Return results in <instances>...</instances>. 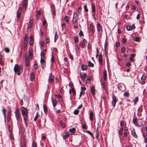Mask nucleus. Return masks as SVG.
I'll list each match as a JSON object with an SVG mask.
<instances>
[{
	"label": "nucleus",
	"mask_w": 147,
	"mask_h": 147,
	"mask_svg": "<svg viewBox=\"0 0 147 147\" xmlns=\"http://www.w3.org/2000/svg\"><path fill=\"white\" fill-rule=\"evenodd\" d=\"M22 115L23 116L24 123L25 124L26 127H28L27 121L28 120V111L27 109L23 107H21L20 108Z\"/></svg>",
	"instance_id": "obj_1"
},
{
	"label": "nucleus",
	"mask_w": 147,
	"mask_h": 147,
	"mask_svg": "<svg viewBox=\"0 0 147 147\" xmlns=\"http://www.w3.org/2000/svg\"><path fill=\"white\" fill-rule=\"evenodd\" d=\"M23 69V67L21 65H18V64H16L13 69L15 72L17 73V75L19 76L22 73Z\"/></svg>",
	"instance_id": "obj_2"
},
{
	"label": "nucleus",
	"mask_w": 147,
	"mask_h": 147,
	"mask_svg": "<svg viewBox=\"0 0 147 147\" xmlns=\"http://www.w3.org/2000/svg\"><path fill=\"white\" fill-rule=\"evenodd\" d=\"M15 117L17 121V123L20 125V122L22 121V119L20 118V110L16 108L15 111Z\"/></svg>",
	"instance_id": "obj_3"
},
{
	"label": "nucleus",
	"mask_w": 147,
	"mask_h": 147,
	"mask_svg": "<svg viewBox=\"0 0 147 147\" xmlns=\"http://www.w3.org/2000/svg\"><path fill=\"white\" fill-rule=\"evenodd\" d=\"M87 43V41L85 39H83V40L80 42L79 45L82 48H84Z\"/></svg>",
	"instance_id": "obj_4"
},
{
	"label": "nucleus",
	"mask_w": 147,
	"mask_h": 147,
	"mask_svg": "<svg viewBox=\"0 0 147 147\" xmlns=\"http://www.w3.org/2000/svg\"><path fill=\"white\" fill-rule=\"evenodd\" d=\"M22 10V8L21 7H19L18 12L17 13V20L18 21L20 20L21 16Z\"/></svg>",
	"instance_id": "obj_5"
},
{
	"label": "nucleus",
	"mask_w": 147,
	"mask_h": 147,
	"mask_svg": "<svg viewBox=\"0 0 147 147\" xmlns=\"http://www.w3.org/2000/svg\"><path fill=\"white\" fill-rule=\"evenodd\" d=\"M97 31L100 34L102 33V30L101 26L99 23H98L97 25Z\"/></svg>",
	"instance_id": "obj_6"
},
{
	"label": "nucleus",
	"mask_w": 147,
	"mask_h": 147,
	"mask_svg": "<svg viewBox=\"0 0 147 147\" xmlns=\"http://www.w3.org/2000/svg\"><path fill=\"white\" fill-rule=\"evenodd\" d=\"M112 104L113 107H115V106L116 103L117 102V100L116 97L114 95H113L112 97Z\"/></svg>",
	"instance_id": "obj_7"
},
{
	"label": "nucleus",
	"mask_w": 147,
	"mask_h": 147,
	"mask_svg": "<svg viewBox=\"0 0 147 147\" xmlns=\"http://www.w3.org/2000/svg\"><path fill=\"white\" fill-rule=\"evenodd\" d=\"M62 136L64 139H66L69 138L70 135L67 132L65 131L62 133Z\"/></svg>",
	"instance_id": "obj_8"
},
{
	"label": "nucleus",
	"mask_w": 147,
	"mask_h": 147,
	"mask_svg": "<svg viewBox=\"0 0 147 147\" xmlns=\"http://www.w3.org/2000/svg\"><path fill=\"white\" fill-rule=\"evenodd\" d=\"M28 37L27 34H26V36H25L24 41V48H26L27 46L28 43Z\"/></svg>",
	"instance_id": "obj_9"
},
{
	"label": "nucleus",
	"mask_w": 147,
	"mask_h": 147,
	"mask_svg": "<svg viewBox=\"0 0 147 147\" xmlns=\"http://www.w3.org/2000/svg\"><path fill=\"white\" fill-rule=\"evenodd\" d=\"M98 62L100 64L102 65L103 64V60H102V56L101 54H100L99 55V57L98 58Z\"/></svg>",
	"instance_id": "obj_10"
},
{
	"label": "nucleus",
	"mask_w": 147,
	"mask_h": 147,
	"mask_svg": "<svg viewBox=\"0 0 147 147\" xmlns=\"http://www.w3.org/2000/svg\"><path fill=\"white\" fill-rule=\"evenodd\" d=\"M28 2L27 0H24L23 1L22 8L24 9H26V8Z\"/></svg>",
	"instance_id": "obj_11"
},
{
	"label": "nucleus",
	"mask_w": 147,
	"mask_h": 147,
	"mask_svg": "<svg viewBox=\"0 0 147 147\" xmlns=\"http://www.w3.org/2000/svg\"><path fill=\"white\" fill-rule=\"evenodd\" d=\"M40 62L42 68L45 67L46 66V61L45 59H40Z\"/></svg>",
	"instance_id": "obj_12"
},
{
	"label": "nucleus",
	"mask_w": 147,
	"mask_h": 147,
	"mask_svg": "<svg viewBox=\"0 0 147 147\" xmlns=\"http://www.w3.org/2000/svg\"><path fill=\"white\" fill-rule=\"evenodd\" d=\"M54 79V76L52 75H50L49 80V82L50 83L53 82Z\"/></svg>",
	"instance_id": "obj_13"
},
{
	"label": "nucleus",
	"mask_w": 147,
	"mask_h": 147,
	"mask_svg": "<svg viewBox=\"0 0 147 147\" xmlns=\"http://www.w3.org/2000/svg\"><path fill=\"white\" fill-rule=\"evenodd\" d=\"M100 82L102 88L106 90L107 89V88L106 83L105 82L103 81L102 80H100Z\"/></svg>",
	"instance_id": "obj_14"
},
{
	"label": "nucleus",
	"mask_w": 147,
	"mask_h": 147,
	"mask_svg": "<svg viewBox=\"0 0 147 147\" xmlns=\"http://www.w3.org/2000/svg\"><path fill=\"white\" fill-rule=\"evenodd\" d=\"M133 121L134 123L136 126L139 127V124L138 123L137 119L136 118H134L133 119Z\"/></svg>",
	"instance_id": "obj_15"
},
{
	"label": "nucleus",
	"mask_w": 147,
	"mask_h": 147,
	"mask_svg": "<svg viewBox=\"0 0 147 147\" xmlns=\"http://www.w3.org/2000/svg\"><path fill=\"white\" fill-rule=\"evenodd\" d=\"M89 29L90 31L92 32V35H93L94 30V27L92 24H90Z\"/></svg>",
	"instance_id": "obj_16"
},
{
	"label": "nucleus",
	"mask_w": 147,
	"mask_h": 147,
	"mask_svg": "<svg viewBox=\"0 0 147 147\" xmlns=\"http://www.w3.org/2000/svg\"><path fill=\"white\" fill-rule=\"evenodd\" d=\"M92 12L96 11V8L95 4L93 3H91Z\"/></svg>",
	"instance_id": "obj_17"
},
{
	"label": "nucleus",
	"mask_w": 147,
	"mask_h": 147,
	"mask_svg": "<svg viewBox=\"0 0 147 147\" xmlns=\"http://www.w3.org/2000/svg\"><path fill=\"white\" fill-rule=\"evenodd\" d=\"M80 78L82 80H84L86 77V74L84 73L80 74Z\"/></svg>",
	"instance_id": "obj_18"
},
{
	"label": "nucleus",
	"mask_w": 147,
	"mask_h": 147,
	"mask_svg": "<svg viewBox=\"0 0 147 147\" xmlns=\"http://www.w3.org/2000/svg\"><path fill=\"white\" fill-rule=\"evenodd\" d=\"M146 78V75L145 73H144L141 79V81H145Z\"/></svg>",
	"instance_id": "obj_19"
},
{
	"label": "nucleus",
	"mask_w": 147,
	"mask_h": 147,
	"mask_svg": "<svg viewBox=\"0 0 147 147\" xmlns=\"http://www.w3.org/2000/svg\"><path fill=\"white\" fill-rule=\"evenodd\" d=\"M131 134L134 138H137V136L134 129L131 130Z\"/></svg>",
	"instance_id": "obj_20"
},
{
	"label": "nucleus",
	"mask_w": 147,
	"mask_h": 147,
	"mask_svg": "<svg viewBox=\"0 0 147 147\" xmlns=\"http://www.w3.org/2000/svg\"><path fill=\"white\" fill-rule=\"evenodd\" d=\"M30 80L33 81L35 78V74L34 73H31L30 75Z\"/></svg>",
	"instance_id": "obj_21"
},
{
	"label": "nucleus",
	"mask_w": 147,
	"mask_h": 147,
	"mask_svg": "<svg viewBox=\"0 0 147 147\" xmlns=\"http://www.w3.org/2000/svg\"><path fill=\"white\" fill-rule=\"evenodd\" d=\"M81 67L82 70V71H84L87 69L88 67V65L83 64L82 65Z\"/></svg>",
	"instance_id": "obj_22"
},
{
	"label": "nucleus",
	"mask_w": 147,
	"mask_h": 147,
	"mask_svg": "<svg viewBox=\"0 0 147 147\" xmlns=\"http://www.w3.org/2000/svg\"><path fill=\"white\" fill-rule=\"evenodd\" d=\"M91 92L92 95H95V90L94 88V86H92L90 88Z\"/></svg>",
	"instance_id": "obj_23"
},
{
	"label": "nucleus",
	"mask_w": 147,
	"mask_h": 147,
	"mask_svg": "<svg viewBox=\"0 0 147 147\" xmlns=\"http://www.w3.org/2000/svg\"><path fill=\"white\" fill-rule=\"evenodd\" d=\"M52 104L53 107H55L56 105L57 101L55 99L52 98L51 99Z\"/></svg>",
	"instance_id": "obj_24"
},
{
	"label": "nucleus",
	"mask_w": 147,
	"mask_h": 147,
	"mask_svg": "<svg viewBox=\"0 0 147 147\" xmlns=\"http://www.w3.org/2000/svg\"><path fill=\"white\" fill-rule=\"evenodd\" d=\"M74 43L75 44H77L79 42V39L78 36H74Z\"/></svg>",
	"instance_id": "obj_25"
},
{
	"label": "nucleus",
	"mask_w": 147,
	"mask_h": 147,
	"mask_svg": "<svg viewBox=\"0 0 147 147\" xmlns=\"http://www.w3.org/2000/svg\"><path fill=\"white\" fill-rule=\"evenodd\" d=\"M93 114L92 111L90 112L89 115V117L90 121H93Z\"/></svg>",
	"instance_id": "obj_26"
},
{
	"label": "nucleus",
	"mask_w": 147,
	"mask_h": 147,
	"mask_svg": "<svg viewBox=\"0 0 147 147\" xmlns=\"http://www.w3.org/2000/svg\"><path fill=\"white\" fill-rule=\"evenodd\" d=\"M76 130V129L75 128H72L70 129H69V131L70 132L72 133L71 134H74V132Z\"/></svg>",
	"instance_id": "obj_27"
},
{
	"label": "nucleus",
	"mask_w": 147,
	"mask_h": 147,
	"mask_svg": "<svg viewBox=\"0 0 147 147\" xmlns=\"http://www.w3.org/2000/svg\"><path fill=\"white\" fill-rule=\"evenodd\" d=\"M107 73L106 71H104L103 79L104 81H105L106 80L107 78Z\"/></svg>",
	"instance_id": "obj_28"
},
{
	"label": "nucleus",
	"mask_w": 147,
	"mask_h": 147,
	"mask_svg": "<svg viewBox=\"0 0 147 147\" xmlns=\"http://www.w3.org/2000/svg\"><path fill=\"white\" fill-rule=\"evenodd\" d=\"M29 43L30 45H31L33 44V38L32 36H30V38Z\"/></svg>",
	"instance_id": "obj_29"
},
{
	"label": "nucleus",
	"mask_w": 147,
	"mask_h": 147,
	"mask_svg": "<svg viewBox=\"0 0 147 147\" xmlns=\"http://www.w3.org/2000/svg\"><path fill=\"white\" fill-rule=\"evenodd\" d=\"M25 61L26 66H28L29 65V59L28 57H26L25 58Z\"/></svg>",
	"instance_id": "obj_30"
},
{
	"label": "nucleus",
	"mask_w": 147,
	"mask_h": 147,
	"mask_svg": "<svg viewBox=\"0 0 147 147\" xmlns=\"http://www.w3.org/2000/svg\"><path fill=\"white\" fill-rule=\"evenodd\" d=\"M84 132L86 133H88L89 134H90L91 136L92 137V138H93L94 136L93 134L92 133V132H91V131H84Z\"/></svg>",
	"instance_id": "obj_31"
},
{
	"label": "nucleus",
	"mask_w": 147,
	"mask_h": 147,
	"mask_svg": "<svg viewBox=\"0 0 147 147\" xmlns=\"http://www.w3.org/2000/svg\"><path fill=\"white\" fill-rule=\"evenodd\" d=\"M139 98L138 97H136L133 100V102H134V105H135L136 104V102L138 101Z\"/></svg>",
	"instance_id": "obj_32"
},
{
	"label": "nucleus",
	"mask_w": 147,
	"mask_h": 147,
	"mask_svg": "<svg viewBox=\"0 0 147 147\" xmlns=\"http://www.w3.org/2000/svg\"><path fill=\"white\" fill-rule=\"evenodd\" d=\"M28 53L29 56L30 58V59H32L33 57L32 51L30 50L28 51Z\"/></svg>",
	"instance_id": "obj_33"
},
{
	"label": "nucleus",
	"mask_w": 147,
	"mask_h": 147,
	"mask_svg": "<svg viewBox=\"0 0 147 147\" xmlns=\"http://www.w3.org/2000/svg\"><path fill=\"white\" fill-rule=\"evenodd\" d=\"M39 117V115L38 112H37L36 113V116L35 117V118L34 119V120L35 121H36L37 119Z\"/></svg>",
	"instance_id": "obj_34"
},
{
	"label": "nucleus",
	"mask_w": 147,
	"mask_h": 147,
	"mask_svg": "<svg viewBox=\"0 0 147 147\" xmlns=\"http://www.w3.org/2000/svg\"><path fill=\"white\" fill-rule=\"evenodd\" d=\"M33 24V21L32 20H31L29 21V24L28 26V28H31L32 26V24Z\"/></svg>",
	"instance_id": "obj_35"
},
{
	"label": "nucleus",
	"mask_w": 147,
	"mask_h": 147,
	"mask_svg": "<svg viewBox=\"0 0 147 147\" xmlns=\"http://www.w3.org/2000/svg\"><path fill=\"white\" fill-rule=\"evenodd\" d=\"M108 46V41L107 40V38H106L105 44V49Z\"/></svg>",
	"instance_id": "obj_36"
},
{
	"label": "nucleus",
	"mask_w": 147,
	"mask_h": 147,
	"mask_svg": "<svg viewBox=\"0 0 147 147\" xmlns=\"http://www.w3.org/2000/svg\"><path fill=\"white\" fill-rule=\"evenodd\" d=\"M41 59H45V55L44 54L43 52H41Z\"/></svg>",
	"instance_id": "obj_37"
},
{
	"label": "nucleus",
	"mask_w": 147,
	"mask_h": 147,
	"mask_svg": "<svg viewBox=\"0 0 147 147\" xmlns=\"http://www.w3.org/2000/svg\"><path fill=\"white\" fill-rule=\"evenodd\" d=\"M43 109L44 110V112L45 113H46L47 112V106L45 105H43Z\"/></svg>",
	"instance_id": "obj_38"
},
{
	"label": "nucleus",
	"mask_w": 147,
	"mask_h": 147,
	"mask_svg": "<svg viewBox=\"0 0 147 147\" xmlns=\"http://www.w3.org/2000/svg\"><path fill=\"white\" fill-rule=\"evenodd\" d=\"M11 110L9 111L7 113V119H9L11 116Z\"/></svg>",
	"instance_id": "obj_39"
},
{
	"label": "nucleus",
	"mask_w": 147,
	"mask_h": 147,
	"mask_svg": "<svg viewBox=\"0 0 147 147\" xmlns=\"http://www.w3.org/2000/svg\"><path fill=\"white\" fill-rule=\"evenodd\" d=\"M88 66L92 67L94 66V64L90 61H89L88 63Z\"/></svg>",
	"instance_id": "obj_40"
},
{
	"label": "nucleus",
	"mask_w": 147,
	"mask_h": 147,
	"mask_svg": "<svg viewBox=\"0 0 147 147\" xmlns=\"http://www.w3.org/2000/svg\"><path fill=\"white\" fill-rule=\"evenodd\" d=\"M2 112L3 114L4 115L5 118H6V110L5 109H2Z\"/></svg>",
	"instance_id": "obj_41"
},
{
	"label": "nucleus",
	"mask_w": 147,
	"mask_h": 147,
	"mask_svg": "<svg viewBox=\"0 0 147 147\" xmlns=\"http://www.w3.org/2000/svg\"><path fill=\"white\" fill-rule=\"evenodd\" d=\"M58 38V36L57 35V32L55 33L54 37V42H55Z\"/></svg>",
	"instance_id": "obj_42"
},
{
	"label": "nucleus",
	"mask_w": 147,
	"mask_h": 147,
	"mask_svg": "<svg viewBox=\"0 0 147 147\" xmlns=\"http://www.w3.org/2000/svg\"><path fill=\"white\" fill-rule=\"evenodd\" d=\"M123 95L124 96L128 97L129 96V93L127 92H124Z\"/></svg>",
	"instance_id": "obj_43"
},
{
	"label": "nucleus",
	"mask_w": 147,
	"mask_h": 147,
	"mask_svg": "<svg viewBox=\"0 0 147 147\" xmlns=\"http://www.w3.org/2000/svg\"><path fill=\"white\" fill-rule=\"evenodd\" d=\"M84 10L86 12H88V9L87 7V5L86 4L84 6Z\"/></svg>",
	"instance_id": "obj_44"
},
{
	"label": "nucleus",
	"mask_w": 147,
	"mask_h": 147,
	"mask_svg": "<svg viewBox=\"0 0 147 147\" xmlns=\"http://www.w3.org/2000/svg\"><path fill=\"white\" fill-rule=\"evenodd\" d=\"M78 14L77 13L75 12L74 14L73 19H74L75 18H78Z\"/></svg>",
	"instance_id": "obj_45"
},
{
	"label": "nucleus",
	"mask_w": 147,
	"mask_h": 147,
	"mask_svg": "<svg viewBox=\"0 0 147 147\" xmlns=\"http://www.w3.org/2000/svg\"><path fill=\"white\" fill-rule=\"evenodd\" d=\"M79 111L78 110H75L74 111V114L75 115H77L79 113Z\"/></svg>",
	"instance_id": "obj_46"
},
{
	"label": "nucleus",
	"mask_w": 147,
	"mask_h": 147,
	"mask_svg": "<svg viewBox=\"0 0 147 147\" xmlns=\"http://www.w3.org/2000/svg\"><path fill=\"white\" fill-rule=\"evenodd\" d=\"M51 11L55 10V7L54 5H51Z\"/></svg>",
	"instance_id": "obj_47"
},
{
	"label": "nucleus",
	"mask_w": 147,
	"mask_h": 147,
	"mask_svg": "<svg viewBox=\"0 0 147 147\" xmlns=\"http://www.w3.org/2000/svg\"><path fill=\"white\" fill-rule=\"evenodd\" d=\"M80 36H84V34L83 32L81 30L79 34Z\"/></svg>",
	"instance_id": "obj_48"
},
{
	"label": "nucleus",
	"mask_w": 147,
	"mask_h": 147,
	"mask_svg": "<svg viewBox=\"0 0 147 147\" xmlns=\"http://www.w3.org/2000/svg\"><path fill=\"white\" fill-rule=\"evenodd\" d=\"M40 16V13L39 11H37L36 13V17L37 19H38Z\"/></svg>",
	"instance_id": "obj_49"
},
{
	"label": "nucleus",
	"mask_w": 147,
	"mask_h": 147,
	"mask_svg": "<svg viewBox=\"0 0 147 147\" xmlns=\"http://www.w3.org/2000/svg\"><path fill=\"white\" fill-rule=\"evenodd\" d=\"M4 49L5 52L7 53H9L10 51L9 49L8 48H5Z\"/></svg>",
	"instance_id": "obj_50"
},
{
	"label": "nucleus",
	"mask_w": 147,
	"mask_h": 147,
	"mask_svg": "<svg viewBox=\"0 0 147 147\" xmlns=\"http://www.w3.org/2000/svg\"><path fill=\"white\" fill-rule=\"evenodd\" d=\"M61 27L62 28V30H63L65 28V24L64 23L62 24L61 25Z\"/></svg>",
	"instance_id": "obj_51"
},
{
	"label": "nucleus",
	"mask_w": 147,
	"mask_h": 147,
	"mask_svg": "<svg viewBox=\"0 0 147 147\" xmlns=\"http://www.w3.org/2000/svg\"><path fill=\"white\" fill-rule=\"evenodd\" d=\"M143 111L142 106H141L138 109V111L139 112H141Z\"/></svg>",
	"instance_id": "obj_52"
},
{
	"label": "nucleus",
	"mask_w": 147,
	"mask_h": 147,
	"mask_svg": "<svg viewBox=\"0 0 147 147\" xmlns=\"http://www.w3.org/2000/svg\"><path fill=\"white\" fill-rule=\"evenodd\" d=\"M131 29L132 28L130 26H128L126 27V29L128 31L130 30H131Z\"/></svg>",
	"instance_id": "obj_53"
},
{
	"label": "nucleus",
	"mask_w": 147,
	"mask_h": 147,
	"mask_svg": "<svg viewBox=\"0 0 147 147\" xmlns=\"http://www.w3.org/2000/svg\"><path fill=\"white\" fill-rule=\"evenodd\" d=\"M71 90L72 91L73 94L74 96L76 94V92H75L74 90L73 87H72Z\"/></svg>",
	"instance_id": "obj_54"
},
{
	"label": "nucleus",
	"mask_w": 147,
	"mask_h": 147,
	"mask_svg": "<svg viewBox=\"0 0 147 147\" xmlns=\"http://www.w3.org/2000/svg\"><path fill=\"white\" fill-rule=\"evenodd\" d=\"M92 16L96 20V18L95 17L96 11H92Z\"/></svg>",
	"instance_id": "obj_55"
},
{
	"label": "nucleus",
	"mask_w": 147,
	"mask_h": 147,
	"mask_svg": "<svg viewBox=\"0 0 147 147\" xmlns=\"http://www.w3.org/2000/svg\"><path fill=\"white\" fill-rule=\"evenodd\" d=\"M64 19L65 20V21L66 22H68L69 20V18L67 16H64Z\"/></svg>",
	"instance_id": "obj_56"
},
{
	"label": "nucleus",
	"mask_w": 147,
	"mask_h": 147,
	"mask_svg": "<svg viewBox=\"0 0 147 147\" xmlns=\"http://www.w3.org/2000/svg\"><path fill=\"white\" fill-rule=\"evenodd\" d=\"M84 92L83 91H82L80 92V98L81 97V96L83 94H84Z\"/></svg>",
	"instance_id": "obj_57"
},
{
	"label": "nucleus",
	"mask_w": 147,
	"mask_h": 147,
	"mask_svg": "<svg viewBox=\"0 0 147 147\" xmlns=\"http://www.w3.org/2000/svg\"><path fill=\"white\" fill-rule=\"evenodd\" d=\"M143 121L142 120L140 121V123L141 124L139 125V127H140L142 128L143 127Z\"/></svg>",
	"instance_id": "obj_58"
},
{
	"label": "nucleus",
	"mask_w": 147,
	"mask_h": 147,
	"mask_svg": "<svg viewBox=\"0 0 147 147\" xmlns=\"http://www.w3.org/2000/svg\"><path fill=\"white\" fill-rule=\"evenodd\" d=\"M43 26H45V27L47 26V22H46V21H43Z\"/></svg>",
	"instance_id": "obj_59"
},
{
	"label": "nucleus",
	"mask_w": 147,
	"mask_h": 147,
	"mask_svg": "<svg viewBox=\"0 0 147 147\" xmlns=\"http://www.w3.org/2000/svg\"><path fill=\"white\" fill-rule=\"evenodd\" d=\"M54 57L52 55L51 57V62L53 63L54 62Z\"/></svg>",
	"instance_id": "obj_60"
},
{
	"label": "nucleus",
	"mask_w": 147,
	"mask_h": 147,
	"mask_svg": "<svg viewBox=\"0 0 147 147\" xmlns=\"http://www.w3.org/2000/svg\"><path fill=\"white\" fill-rule=\"evenodd\" d=\"M82 126L83 129H86L87 127L85 124L83 123L82 125Z\"/></svg>",
	"instance_id": "obj_61"
},
{
	"label": "nucleus",
	"mask_w": 147,
	"mask_h": 147,
	"mask_svg": "<svg viewBox=\"0 0 147 147\" xmlns=\"http://www.w3.org/2000/svg\"><path fill=\"white\" fill-rule=\"evenodd\" d=\"M7 126H8V130H9V131L10 133H11L12 130H11V127H10V125H8Z\"/></svg>",
	"instance_id": "obj_62"
},
{
	"label": "nucleus",
	"mask_w": 147,
	"mask_h": 147,
	"mask_svg": "<svg viewBox=\"0 0 147 147\" xmlns=\"http://www.w3.org/2000/svg\"><path fill=\"white\" fill-rule=\"evenodd\" d=\"M122 42L124 43H126L127 42V39L125 38H123L122 40Z\"/></svg>",
	"instance_id": "obj_63"
},
{
	"label": "nucleus",
	"mask_w": 147,
	"mask_h": 147,
	"mask_svg": "<svg viewBox=\"0 0 147 147\" xmlns=\"http://www.w3.org/2000/svg\"><path fill=\"white\" fill-rule=\"evenodd\" d=\"M121 51L122 53H124L125 52V48L124 47H123L121 48Z\"/></svg>",
	"instance_id": "obj_64"
}]
</instances>
